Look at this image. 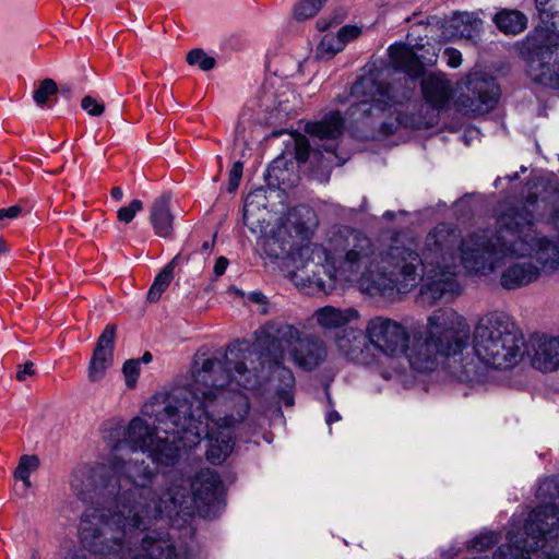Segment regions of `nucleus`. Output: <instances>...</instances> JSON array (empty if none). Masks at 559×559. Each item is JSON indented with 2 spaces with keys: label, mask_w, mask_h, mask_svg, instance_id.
Listing matches in <instances>:
<instances>
[{
  "label": "nucleus",
  "mask_w": 559,
  "mask_h": 559,
  "mask_svg": "<svg viewBox=\"0 0 559 559\" xmlns=\"http://www.w3.org/2000/svg\"><path fill=\"white\" fill-rule=\"evenodd\" d=\"M283 163V159L282 158H276L274 159L269 168H267V174L271 176L272 173H274L276 169H281V164Z\"/></svg>",
  "instance_id": "nucleus-52"
},
{
  "label": "nucleus",
  "mask_w": 559,
  "mask_h": 559,
  "mask_svg": "<svg viewBox=\"0 0 559 559\" xmlns=\"http://www.w3.org/2000/svg\"><path fill=\"white\" fill-rule=\"evenodd\" d=\"M508 540L509 544L499 546L493 559H559L558 554L531 549L528 540L514 528L508 532Z\"/></svg>",
  "instance_id": "nucleus-21"
},
{
  "label": "nucleus",
  "mask_w": 559,
  "mask_h": 559,
  "mask_svg": "<svg viewBox=\"0 0 559 559\" xmlns=\"http://www.w3.org/2000/svg\"><path fill=\"white\" fill-rule=\"evenodd\" d=\"M317 227V217L314 212L307 206H297L288 215L285 230L294 239L289 248H282V253H289L298 248L300 243L309 240Z\"/></svg>",
  "instance_id": "nucleus-19"
},
{
  "label": "nucleus",
  "mask_w": 559,
  "mask_h": 559,
  "mask_svg": "<svg viewBox=\"0 0 559 559\" xmlns=\"http://www.w3.org/2000/svg\"><path fill=\"white\" fill-rule=\"evenodd\" d=\"M521 534L528 540L531 549L545 551L546 544L559 535V506L540 503L534 508L525 520Z\"/></svg>",
  "instance_id": "nucleus-16"
},
{
  "label": "nucleus",
  "mask_w": 559,
  "mask_h": 559,
  "mask_svg": "<svg viewBox=\"0 0 559 559\" xmlns=\"http://www.w3.org/2000/svg\"><path fill=\"white\" fill-rule=\"evenodd\" d=\"M152 359H153L152 354L150 352H145L139 360H140V362L148 364L152 361Z\"/></svg>",
  "instance_id": "nucleus-56"
},
{
  "label": "nucleus",
  "mask_w": 559,
  "mask_h": 559,
  "mask_svg": "<svg viewBox=\"0 0 559 559\" xmlns=\"http://www.w3.org/2000/svg\"><path fill=\"white\" fill-rule=\"evenodd\" d=\"M58 91L59 87L52 79H45L34 91L33 99L38 106H44L49 97L56 95Z\"/></svg>",
  "instance_id": "nucleus-31"
},
{
  "label": "nucleus",
  "mask_w": 559,
  "mask_h": 559,
  "mask_svg": "<svg viewBox=\"0 0 559 559\" xmlns=\"http://www.w3.org/2000/svg\"><path fill=\"white\" fill-rule=\"evenodd\" d=\"M464 85L465 90L456 99L460 111L465 115H483L496 107L500 90L493 78L473 73L466 78Z\"/></svg>",
  "instance_id": "nucleus-15"
},
{
  "label": "nucleus",
  "mask_w": 559,
  "mask_h": 559,
  "mask_svg": "<svg viewBox=\"0 0 559 559\" xmlns=\"http://www.w3.org/2000/svg\"><path fill=\"white\" fill-rule=\"evenodd\" d=\"M474 356L461 359L454 371L461 382L478 383L486 378V367L509 369L524 355V337L511 316L503 311L486 313L472 334Z\"/></svg>",
  "instance_id": "nucleus-6"
},
{
  "label": "nucleus",
  "mask_w": 559,
  "mask_h": 559,
  "mask_svg": "<svg viewBox=\"0 0 559 559\" xmlns=\"http://www.w3.org/2000/svg\"><path fill=\"white\" fill-rule=\"evenodd\" d=\"M249 300L254 304H266V297L261 292H252L249 294Z\"/></svg>",
  "instance_id": "nucleus-50"
},
{
  "label": "nucleus",
  "mask_w": 559,
  "mask_h": 559,
  "mask_svg": "<svg viewBox=\"0 0 559 559\" xmlns=\"http://www.w3.org/2000/svg\"><path fill=\"white\" fill-rule=\"evenodd\" d=\"M471 329L465 318L453 309L435 310L424 330L411 328L405 356L417 372L435 370L447 357H454L468 347Z\"/></svg>",
  "instance_id": "nucleus-7"
},
{
  "label": "nucleus",
  "mask_w": 559,
  "mask_h": 559,
  "mask_svg": "<svg viewBox=\"0 0 559 559\" xmlns=\"http://www.w3.org/2000/svg\"><path fill=\"white\" fill-rule=\"evenodd\" d=\"M72 92H73V85L69 84V83L62 84L58 91V93H60L67 99L70 98Z\"/></svg>",
  "instance_id": "nucleus-51"
},
{
  "label": "nucleus",
  "mask_w": 559,
  "mask_h": 559,
  "mask_svg": "<svg viewBox=\"0 0 559 559\" xmlns=\"http://www.w3.org/2000/svg\"><path fill=\"white\" fill-rule=\"evenodd\" d=\"M186 59L190 66H198L203 71L212 70L216 63L215 59L201 48L189 51Z\"/></svg>",
  "instance_id": "nucleus-32"
},
{
  "label": "nucleus",
  "mask_w": 559,
  "mask_h": 559,
  "mask_svg": "<svg viewBox=\"0 0 559 559\" xmlns=\"http://www.w3.org/2000/svg\"><path fill=\"white\" fill-rule=\"evenodd\" d=\"M26 487H31V479L29 476H27V480H22Z\"/></svg>",
  "instance_id": "nucleus-60"
},
{
  "label": "nucleus",
  "mask_w": 559,
  "mask_h": 559,
  "mask_svg": "<svg viewBox=\"0 0 559 559\" xmlns=\"http://www.w3.org/2000/svg\"><path fill=\"white\" fill-rule=\"evenodd\" d=\"M22 212V207L20 205H13L8 209L0 210V219H13L16 218Z\"/></svg>",
  "instance_id": "nucleus-45"
},
{
  "label": "nucleus",
  "mask_w": 559,
  "mask_h": 559,
  "mask_svg": "<svg viewBox=\"0 0 559 559\" xmlns=\"http://www.w3.org/2000/svg\"><path fill=\"white\" fill-rule=\"evenodd\" d=\"M249 199H250V197H248L247 200H246V204H245V207H243L242 221H243V224L246 226H248L250 230L255 231L253 223L250 219V203H249Z\"/></svg>",
  "instance_id": "nucleus-47"
},
{
  "label": "nucleus",
  "mask_w": 559,
  "mask_h": 559,
  "mask_svg": "<svg viewBox=\"0 0 559 559\" xmlns=\"http://www.w3.org/2000/svg\"><path fill=\"white\" fill-rule=\"evenodd\" d=\"M213 247H214V239L212 241L206 240L202 243V251L204 253H209L213 249Z\"/></svg>",
  "instance_id": "nucleus-55"
},
{
  "label": "nucleus",
  "mask_w": 559,
  "mask_h": 559,
  "mask_svg": "<svg viewBox=\"0 0 559 559\" xmlns=\"http://www.w3.org/2000/svg\"><path fill=\"white\" fill-rule=\"evenodd\" d=\"M325 0H300L294 7L296 19L306 20L312 17L321 9Z\"/></svg>",
  "instance_id": "nucleus-33"
},
{
  "label": "nucleus",
  "mask_w": 559,
  "mask_h": 559,
  "mask_svg": "<svg viewBox=\"0 0 559 559\" xmlns=\"http://www.w3.org/2000/svg\"><path fill=\"white\" fill-rule=\"evenodd\" d=\"M534 349L532 365L543 372L559 369V336H536L531 340Z\"/></svg>",
  "instance_id": "nucleus-22"
},
{
  "label": "nucleus",
  "mask_w": 559,
  "mask_h": 559,
  "mask_svg": "<svg viewBox=\"0 0 559 559\" xmlns=\"http://www.w3.org/2000/svg\"><path fill=\"white\" fill-rule=\"evenodd\" d=\"M150 222L155 234L163 238L171 237L174 233V215L170 212V195L162 194L154 200L150 209Z\"/></svg>",
  "instance_id": "nucleus-26"
},
{
  "label": "nucleus",
  "mask_w": 559,
  "mask_h": 559,
  "mask_svg": "<svg viewBox=\"0 0 559 559\" xmlns=\"http://www.w3.org/2000/svg\"><path fill=\"white\" fill-rule=\"evenodd\" d=\"M342 40L336 36L325 35L318 45L317 52L321 58H332L337 52L342 51Z\"/></svg>",
  "instance_id": "nucleus-34"
},
{
  "label": "nucleus",
  "mask_w": 559,
  "mask_h": 559,
  "mask_svg": "<svg viewBox=\"0 0 559 559\" xmlns=\"http://www.w3.org/2000/svg\"><path fill=\"white\" fill-rule=\"evenodd\" d=\"M360 28L357 27V26H352V25H345V26H342L338 32H337V35H336V38L342 40V48H344V46L357 38L359 35H360Z\"/></svg>",
  "instance_id": "nucleus-41"
},
{
  "label": "nucleus",
  "mask_w": 559,
  "mask_h": 559,
  "mask_svg": "<svg viewBox=\"0 0 559 559\" xmlns=\"http://www.w3.org/2000/svg\"><path fill=\"white\" fill-rule=\"evenodd\" d=\"M81 107L85 110L90 116H100L105 111V106L103 103L97 102L92 96H85L81 102Z\"/></svg>",
  "instance_id": "nucleus-40"
},
{
  "label": "nucleus",
  "mask_w": 559,
  "mask_h": 559,
  "mask_svg": "<svg viewBox=\"0 0 559 559\" xmlns=\"http://www.w3.org/2000/svg\"><path fill=\"white\" fill-rule=\"evenodd\" d=\"M381 250L362 231L344 227L329 240L328 248L313 243L299 249L306 259L302 267L290 273L300 287L316 288L330 294L337 282H358L361 290L374 296V283Z\"/></svg>",
  "instance_id": "nucleus-4"
},
{
  "label": "nucleus",
  "mask_w": 559,
  "mask_h": 559,
  "mask_svg": "<svg viewBox=\"0 0 559 559\" xmlns=\"http://www.w3.org/2000/svg\"><path fill=\"white\" fill-rule=\"evenodd\" d=\"M459 233L450 224L437 225L425 238L421 254L413 247L397 240L381 250L374 295L405 294L417 287L420 281L421 302L432 306L444 296L459 293L455 281L457 265L454 248Z\"/></svg>",
  "instance_id": "nucleus-3"
},
{
  "label": "nucleus",
  "mask_w": 559,
  "mask_h": 559,
  "mask_svg": "<svg viewBox=\"0 0 559 559\" xmlns=\"http://www.w3.org/2000/svg\"><path fill=\"white\" fill-rule=\"evenodd\" d=\"M123 197V191L120 187H114L111 189V198L119 201L121 200Z\"/></svg>",
  "instance_id": "nucleus-54"
},
{
  "label": "nucleus",
  "mask_w": 559,
  "mask_h": 559,
  "mask_svg": "<svg viewBox=\"0 0 559 559\" xmlns=\"http://www.w3.org/2000/svg\"><path fill=\"white\" fill-rule=\"evenodd\" d=\"M463 22L465 23V27L462 31V36L473 39L475 36L478 35L483 24V21L480 19L467 14Z\"/></svg>",
  "instance_id": "nucleus-39"
},
{
  "label": "nucleus",
  "mask_w": 559,
  "mask_h": 559,
  "mask_svg": "<svg viewBox=\"0 0 559 559\" xmlns=\"http://www.w3.org/2000/svg\"><path fill=\"white\" fill-rule=\"evenodd\" d=\"M61 559H86V558H85V555L82 554L81 550L73 547V548H69L68 550H66V552Z\"/></svg>",
  "instance_id": "nucleus-48"
},
{
  "label": "nucleus",
  "mask_w": 559,
  "mask_h": 559,
  "mask_svg": "<svg viewBox=\"0 0 559 559\" xmlns=\"http://www.w3.org/2000/svg\"><path fill=\"white\" fill-rule=\"evenodd\" d=\"M365 333L372 353L378 350L391 358L403 355L411 337V329L384 316L370 318L365 325Z\"/></svg>",
  "instance_id": "nucleus-14"
},
{
  "label": "nucleus",
  "mask_w": 559,
  "mask_h": 559,
  "mask_svg": "<svg viewBox=\"0 0 559 559\" xmlns=\"http://www.w3.org/2000/svg\"><path fill=\"white\" fill-rule=\"evenodd\" d=\"M540 267L532 261L513 262L500 275V285L508 290L518 289L536 282Z\"/></svg>",
  "instance_id": "nucleus-24"
},
{
  "label": "nucleus",
  "mask_w": 559,
  "mask_h": 559,
  "mask_svg": "<svg viewBox=\"0 0 559 559\" xmlns=\"http://www.w3.org/2000/svg\"><path fill=\"white\" fill-rule=\"evenodd\" d=\"M294 404V399L293 396H286L285 397V405L286 406H292Z\"/></svg>",
  "instance_id": "nucleus-59"
},
{
  "label": "nucleus",
  "mask_w": 559,
  "mask_h": 559,
  "mask_svg": "<svg viewBox=\"0 0 559 559\" xmlns=\"http://www.w3.org/2000/svg\"><path fill=\"white\" fill-rule=\"evenodd\" d=\"M316 319L320 326L324 329H337L359 317L354 308L337 309L332 306L320 308L316 311Z\"/></svg>",
  "instance_id": "nucleus-28"
},
{
  "label": "nucleus",
  "mask_w": 559,
  "mask_h": 559,
  "mask_svg": "<svg viewBox=\"0 0 559 559\" xmlns=\"http://www.w3.org/2000/svg\"><path fill=\"white\" fill-rule=\"evenodd\" d=\"M394 217H395V213H394V212H392V211H386V212L383 214V218H384V219H388V221H392Z\"/></svg>",
  "instance_id": "nucleus-57"
},
{
  "label": "nucleus",
  "mask_w": 559,
  "mask_h": 559,
  "mask_svg": "<svg viewBox=\"0 0 559 559\" xmlns=\"http://www.w3.org/2000/svg\"><path fill=\"white\" fill-rule=\"evenodd\" d=\"M424 47L418 48L417 51L408 48L403 44H395L389 48L390 60L393 67L403 73L405 76L402 80L394 82V85L401 91L405 86H412V93L416 86V79L425 73L426 67H432L437 63L438 53L432 47V52L427 50V55L423 53Z\"/></svg>",
  "instance_id": "nucleus-17"
},
{
  "label": "nucleus",
  "mask_w": 559,
  "mask_h": 559,
  "mask_svg": "<svg viewBox=\"0 0 559 559\" xmlns=\"http://www.w3.org/2000/svg\"><path fill=\"white\" fill-rule=\"evenodd\" d=\"M181 259L180 254H177L173 260L165 265V267L155 277L148 293L147 300L150 302H156L159 300L162 294L169 286L174 278V270Z\"/></svg>",
  "instance_id": "nucleus-29"
},
{
  "label": "nucleus",
  "mask_w": 559,
  "mask_h": 559,
  "mask_svg": "<svg viewBox=\"0 0 559 559\" xmlns=\"http://www.w3.org/2000/svg\"><path fill=\"white\" fill-rule=\"evenodd\" d=\"M122 372L128 388H133L140 374V360L130 359L123 364Z\"/></svg>",
  "instance_id": "nucleus-38"
},
{
  "label": "nucleus",
  "mask_w": 559,
  "mask_h": 559,
  "mask_svg": "<svg viewBox=\"0 0 559 559\" xmlns=\"http://www.w3.org/2000/svg\"><path fill=\"white\" fill-rule=\"evenodd\" d=\"M500 540V535L496 532L481 533L472 539L468 548L475 551H485Z\"/></svg>",
  "instance_id": "nucleus-35"
},
{
  "label": "nucleus",
  "mask_w": 559,
  "mask_h": 559,
  "mask_svg": "<svg viewBox=\"0 0 559 559\" xmlns=\"http://www.w3.org/2000/svg\"><path fill=\"white\" fill-rule=\"evenodd\" d=\"M518 178V174L515 173L514 175H512V177H510L511 180H515Z\"/></svg>",
  "instance_id": "nucleus-61"
},
{
  "label": "nucleus",
  "mask_w": 559,
  "mask_h": 559,
  "mask_svg": "<svg viewBox=\"0 0 559 559\" xmlns=\"http://www.w3.org/2000/svg\"><path fill=\"white\" fill-rule=\"evenodd\" d=\"M228 266V259L225 257H219L214 265V273L216 276H221L225 273Z\"/></svg>",
  "instance_id": "nucleus-46"
},
{
  "label": "nucleus",
  "mask_w": 559,
  "mask_h": 559,
  "mask_svg": "<svg viewBox=\"0 0 559 559\" xmlns=\"http://www.w3.org/2000/svg\"><path fill=\"white\" fill-rule=\"evenodd\" d=\"M116 324H108L97 340L94 353L88 366V378L91 381H98L112 362L115 338H116Z\"/></svg>",
  "instance_id": "nucleus-20"
},
{
  "label": "nucleus",
  "mask_w": 559,
  "mask_h": 559,
  "mask_svg": "<svg viewBox=\"0 0 559 559\" xmlns=\"http://www.w3.org/2000/svg\"><path fill=\"white\" fill-rule=\"evenodd\" d=\"M143 202L139 199H133L128 206H122L118 210V219L124 224H129L134 218L135 214L143 210Z\"/></svg>",
  "instance_id": "nucleus-37"
},
{
  "label": "nucleus",
  "mask_w": 559,
  "mask_h": 559,
  "mask_svg": "<svg viewBox=\"0 0 559 559\" xmlns=\"http://www.w3.org/2000/svg\"><path fill=\"white\" fill-rule=\"evenodd\" d=\"M499 223L492 238L484 234H471L461 241L460 259L469 273L487 275L499 266L498 255L507 257L499 248Z\"/></svg>",
  "instance_id": "nucleus-13"
},
{
  "label": "nucleus",
  "mask_w": 559,
  "mask_h": 559,
  "mask_svg": "<svg viewBox=\"0 0 559 559\" xmlns=\"http://www.w3.org/2000/svg\"><path fill=\"white\" fill-rule=\"evenodd\" d=\"M350 94L361 99L350 105L347 110L348 119L364 123L369 118L378 117L391 107L411 99L412 86H405L400 91L394 83L378 82L372 78L362 76L353 84Z\"/></svg>",
  "instance_id": "nucleus-9"
},
{
  "label": "nucleus",
  "mask_w": 559,
  "mask_h": 559,
  "mask_svg": "<svg viewBox=\"0 0 559 559\" xmlns=\"http://www.w3.org/2000/svg\"><path fill=\"white\" fill-rule=\"evenodd\" d=\"M535 202V198H530L527 204L510 207L498 217L499 248L510 258L534 257L540 271H554L559 269V246L536 230L530 209Z\"/></svg>",
  "instance_id": "nucleus-8"
},
{
  "label": "nucleus",
  "mask_w": 559,
  "mask_h": 559,
  "mask_svg": "<svg viewBox=\"0 0 559 559\" xmlns=\"http://www.w3.org/2000/svg\"><path fill=\"white\" fill-rule=\"evenodd\" d=\"M32 559H37V555L34 552Z\"/></svg>",
  "instance_id": "nucleus-62"
},
{
  "label": "nucleus",
  "mask_w": 559,
  "mask_h": 559,
  "mask_svg": "<svg viewBox=\"0 0 559 559\" xmlns=\"http://www.w3.org/2000/svg\"><path fill=\"white\" fill-rule=\"evenodd\" d=\"M344 130V118L340 111H331L321 120L310 122L306 126V132L317 139L316 148H311L308 139L305 135L297 134L294 136L295 158L298 163H305L310 156L319 159L321 148L326 153L334 154Z\"/></svg>",
  "instance_id": "nucleus-11"
},
{
  "label": "nucleus",
  "mask_w": 559,
  "mask_h": 559,
  "mask_svg": "<svg viewBox=\"0 0 559 559\" xmlns=\"http://www.w3.org/2000/svg\"><path fill=\"white\" fill-rule=\"evenodd\" d=\"M35 373L34 365L31 361H27L23 366H20V369L16 373V379L19 381H25L28 376H33Z\"/></svg>",
  "instance_id": "nucleus-44"
},
{
  "label": "nucleus",
  "mask_w": 559,
  "mask_h": 559,
  "mask_svg": "<svg viewBox=\"0 0 559 559\" xmlns=\"http://www.w3.org/2000/svg\"><path fill=\"white\" fill-rule=\"evenodd\" d=\"M521 53L530 63L535 82L559 88V36L536 28L522 44Z\"/></svg>",
  "instance_id": "nucleus-10"
},
{
  "label": "nucleus",
  "mask_w": 559,
  "mask_h": 559,
  "mask_svg": "<svg viewBox=\"0 0 559 559\" xmlns=\"http://www.w3.org/2000/svg\"><path fill=\"white\" fill-rule=\"evenodd\" d=\"M112 471L119 479H110L96 488L97 497L108 508H87L80 523V540L90 554H106L111 559H121L123 551L132 544V534L136 530L147 528L163 515L171 512L187 501V490L160 491L152 486L156 477L155 469L145 462L130 459L124 462L115 455Z\"/></svg>",
  "instance_id": "nucleus-2"
},
{
  "label": "nucleus",
  "mask_w": 559,
  "mask_h": 559,
  "mask_svg": "<svg viewBox=\"0 0 559 559\" xmlns=\"http://www.w3.org/2000/svg\"><path fill=\"white\" fill-rule=\"evenodd\" d=\"M182 488L187 490V501L178 506L171 515L191 509L192 504H195L199 511L206 507V515H209L212 510L221 506L224 493L223 483L218 474L210 468L199 471L191 481L180 479L179 483L169 485V490L173 491Z\"/></svg>",
  "instance_id": "nucleus-12"
},
{
  "label": "nucleus",
  "mask_w": 559,
  "mask_h": 559,
  "mask_svg": "<svg viewBox=\"0 0 559 559\" xmlns=\"http://www.w3.org/2000/svg\"><path fill=\"white\" fill-rule=\"evenodd\" d=\"M536 497L542 503H556L559 499V475L545 478L537 488Z\"/></svg>",
  "instance_id": "nucleus-30"
},
{
  "label": "nucleus",
  "mask_w": 559,
  "mask_h": 559,
  "mask_svg": "<svg viewBox=\"0 0 559 559\" xmlns=\"http://www.w3.org/2000/svg\"><path fill=\"white\" fill-rule=\"evenodd\" d=\"M242 170H243L242 162L238 160V162L234 163V165L229 171V187H228L229 192L235 191L238 188L241 177H242Z\"/></svg>",
  "instance_id": "nucleus-42"
},
{
  "label": "nucleus",
  "mask_w": 559,
  "mask_h": 559,
  "mask_svg": "<svg viewBox=\"0 0 559 559\" xmlns=\"http://www.w3.org/2000/svg\"><path fill=\"white\" fill-rule=\"evenodd\" d=\"M444 55L448 57V66L451 68H457L462 63V53L454 48H447Z\"/></svg>",
  "instance_id": "nucleus-43"
},
{
  "label": "nucleus",
  "mask_w": 559,
  "mask_h": 559,
  "mask_svg": "<svg viewBox=\"0 0 559 559\" xmlns=\"http://www.w3.org/2000/svg\"><path fill=\"white\" fill-rule=\"evenodd\" d=\"M421 91L425 99L435 108H443L451 95L452 86L444 74L430 73L421 80Z\"/></svg>",
  "instance_id": "nucleus-25"
},
{
  "label": "nucleus",
  "mask_w": 559,
  "mask_h": 559,
  "mask_svg": "<svg viewBox=\"0 0 559 559\" xmlns=\"http://www.w3.org/2000/svg\"><path fill=\"white\" fill-rule=\"evenodd\" d=\"M497 28L506 35H519L527 28V16L516 9H501L492 17Z\"/></svg>",
  "instance_id": "nucleus-27"
},
{
  "label": "nucleus",
  "mask_w": 559,
  "mask_h": 559,
  "mask_svg": "<svg viewBox=\"0 0 559 559\" xmlns=\"http://www.w3.org/2000/svg\"><path fill=\"white\" fill-rule=\"evenodd\" d=\"M230 373L222 370L216 358H205L199 367L194 361L193 384L151 397L145 404V414L154 417L151 427L141 417H134L126 428L117 427V436H123L112 444L115 451L124 448L132 452L147 453L153 462L170 466L180 456L181 449L193 448L206 439V459L221 464L234 449L233 428L249 413L246 395L236 393L233 408L236 412L216 417L217 407L227 402Z\"/></svg>",
  "instance_id": "nucleus-1"
},
{
  "label": "nucleus",
  "mask_w": 559,
  "mask_h": 559,
  "mask_svg": "<svg viewBox=\"0 0 559 559\" xmlns=\"http://www.w3.org/2000/svg\"><path fill=\"white\" fill-rule=\"evenodd\" d=\"M293 361L305 370H313L326 358V348L322 340L316 336L301 338L290 352Z\"/></svg>",
  "instance_id": "nucleus-23"
},
{
  "label": "nucleus",
  "mask_w": 559,
  "mask_h": 559,
  "mask_svg": "<svg viewBox=\"0 0 559 559\" xmlns=\"http://www.w3.org/2000/svg\"><path fill=\"white\" fill-rule=\"evenodd\" d=\"M39 465L38 457L35 455H23L20 459L19 466L15 469L14 476L20 480H27V476L35 471Z\"/></svg>",
  "instance_id": "nucleus-36"
},
{
  "label": "nucleus",
  "mask_w": 559,
  "mask_h": 559,
  "mask_svg": "<svg viewBox=\"0 0 559 559\" xmlns=\"http://www.w3.org/2000/svg\"><path fill=\"white\" fill-rule=\"evenodd\" d=\"M338 420H341V416H340V414H338L337 412H335V411L330 412V413L328 414V416H326V424H328L329 426H330V425H332V424H333V423H335V421H338Z\"/></svg>",
  "instance_id": "nucleus-53"
},
{
  "label": "nucleus",
  "mask_w": 559,
  "mask_h": 559,
  "mask_svg": "<svg viewBox=\"0 0 559 559\" xmlns=\"http://www.w3.org/2000/svg\"><path fill=\"white\" fill-rule=\"evenodd\" d=\"M397 126L399 123L396 121L383 122L380 127V131L385 135H390L396 131Z\"/></svg>",
  "instance_id": "nucleus-49"
},
{
  "label": "nucleus",
  "mask_w": 559,
  "mask_h": 559,
  "mask_svg": "<svg viewBox=\"0 0 559 559\" xmlns=\"http://www.w3.org/2000/svg\"><path fill=\"white\" fill-rule=\"evenodd\" d=\"M335 344L338 352L353 362L365 366L376 362L365 330L345 328L336 334Z\"/></svg>",
  "instance_id": "nucleus-18"
},
{
  "label": "nucleus",
  "mask_w": 559,
  "mask_h": 559,
  "mask_svg": "<svg viewBox=\"0 0 559 559\" xmlns=\"http://www.w3.org/2000/svg\"><path fill=\"white\" fill-rule=\"evenodd\" d=\"M0 252L1 253H7L8 252L7 245H5L4 240L1 239V238H0Z\"/></svg>",
  "instance_id": "nucleus-58"
},
{
  "label": "nucleus",
  "mask_w": 559,
  "mask_h": 559,
  "mask_svg": "<svg viewBox=\"0 0 559 559\" xmlns=\"http://www.w3.org/2000/svg\"><path fill=\"white\" fill-rule=\"evenodd\" d=\"M255 342L235 341L228 345L222 370L230 373L238 386L243 389L252 388L265 369L273 368L281 370L286 384L294 382L292 371L282 364L286 357V348L292 352L301 341V332L294 325L280 322H270L254 332Z\"/></svg>",
  "instance_id": "nucleus-5"
}]
</instances>
